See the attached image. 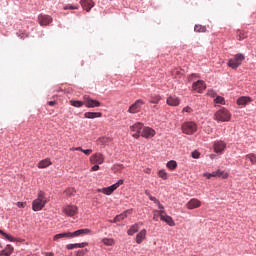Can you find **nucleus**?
I'll return each instance as SVG.
<instances>
[{
    "label": "nucleus",
    "instance_id": "13d9d810",
    "mask_svg": "<svg viewBox=\"0 0 256 256\" xmlns=\"http://www.w3.org/2000/svg\"><path fill=\"white\" fill-rule=\"evenodd\" d=\"M70 151H77V147L71 148Z\"/></svg>",
    "mask_w": 256,
    "mask_h": 256
},
{
    "label": "nucleus",
    "instance_id": "6e6d98bb",
    "mask_svg": "<svg viewBox=\"0 0 256 256\" xmlns=\"http://www.w3.org/2000/svg\"><path fill=\"white\" fill-rule=\"evenodd\" d=\"M212 177H217V171L211 173Z\"/></svg>",
    "mask_w": 256,
    "mask_h": 256
},
{
    "label": "nucleus",
    "instance_id": "72a5a7b5",
    "mask_svg": "<svg viewBox=\"0 0 256 256\" xmlns=\"http://www.w3.org/2000/svg\"><path fill=\"white\" fill-rule=\"evenodd\" d=\"M194 31L196 33H205V31H207V28L205 26H202V25H196L194 27Z\"/></svg>",
    "mask_w": 256,
    "mask_h": 256
},
{
    "label": "nucleus",
    "instance_id": "f704fd0d",
    "mask_svg": "<svg viewBox=\"0 0 256 256\" xmlns=\"http://www.w3.org/2000/svg\"><path fill=\"white\" fill-rule=\"evenodd\" d=\"M245 159H249L252 163V165L256 164V155L255 154H247L245 156Z\"/></svg>",
    "mask_w": 256,
    "mask_h": 256
},
{
    "label": "nucleus",
    "instance_id": "6e6552de",
    "mask_svg": "<svg viewBox=\"0 0 256 256\" xmlns=\"http://www.w3.org/2000/svg\"><path fill=\"white\" fill-rule=\"evenodd\" d=\"M63 213L67 215V217H75L79 213V207L75 205H67L63 208Z\"/></svg>",
    "mask_w": 256,
    "mask_h": 256
},
{
    "label": "nucleus",
    "instance_id": "f3484780",
    "mask_svg": "<svg viewBox=\"0 0 256 256\" xmlns=\"http://www.w3.org/2000/svg\"><path fill=\"white\" fill-rule=\"evenodd\" d=\"M80 5L85 11H87V13H89V11L95 7V2H93V0H81Z\"/></svg>",
    "mask_w": 256,
    "mask_h": 256
},
{
    "label": "nucleus",
    "instance_id": "cd10ccee",
    "mask_svg": "<svg viewBox=\"0 0 256 256\" xmlns=\"http://www.w3.org/2000/svg\"><path fill=\"white\" fill-rule=\"evenodd\" d=\"M166 166L168 169H170V171H175V169H177V161L170 160L167 162Z\"/></svg>",
    "mask_w": 256,
    "mask_h": 256
},
{
    "label": "nucleus",
    "instance_id": "2f4dec72",
    "mask_svg": "<svg viewBox=\"0 0 256 256\" xmlns=\"http://www.w3.org/2000/svg\"><path fill=\"white\" fill-rule=\"evenodd\" d=\"M216 177H220L221 179H227L229 177V173L225 171L217 170Z\"/></svg>",
    "mask_w": 256,
    "mask_h": 256
},
{
    "label": "nucleus",
    "instance_id": "e2e57ef3",
    "mask_svg": "<svg viewBox=\"0 0 256 256\" xmlns=\"http://www.w3.org/2000/svg\"><path fill=\"white\" fill-rule=\"evenodd\" d=\"M174 73H177V74H178V73H179V71H174Z\"/></svg>",
    "mask_w": 256,
    "mask_h": 256
},
{
    "label": "nucleus",
    "instance_id": "f8f14e48",
    "mask_svg": "<svg viewBox=\"0 0 256 256\" xmlns=\"http://www.w3.org/2000/svg\"><path fill=\"white\" fill-rule=\"evenodd\" d=\"M105 161V156L101 153H96L90 157V163L92 165H102Z\"/></svg>",
    "mask_w": 256,
    "mask_h": 256
},
{
    "label": "nucleus",
    "instance_id": "79ce46f5",
    "mask_svg": "<svg viewBox=\"0 0 256 256\" xmlns=\"http://www.w3.org/2000/svg\"><path fill=\"white\" fill-rule=\"evenodd\" d=\"M87 251H89V250H87V249L78 250V251L75 252V256H85V253H87Z\"/></svg>",
    "mask_w": 256,
    "mask_h": 256
},
{
    "label": "nucleus",
    "instance_id": "a19ab883",
    "mask_svg": "<svg viewBox=\"0 0 256 256\" xmlns=\"http://www.w3.org/2000/svg\"><path fill=\"white\" fill-rule=\"evenodd\" d=\"M67 9H70V10H75V9H79V6H75V5H71V4H68L64 7V10L67 11Z\"/></svg>",
    "mask_w": 256,
    "mask_h": 256
},
{
    "label": "nucleus",
    "instance_id": "c03bdc74",
    "mask_svg": "<svg viewBox=\"0 0 256 256\" xmlns=\"http://www.w3.org/2000/svg\"><path fill=\"white\" fill-rule=\"evenodd\" d=\"M191 156L193 157V159H199V157H201V153H199L198 151H193Z\"/></svg>",
    "mask_w": 256,
    "mask_h": 256
},
{
    "label": "nucleus",
    "instance_id": "c9c22d12",
    "mask_svg": "<svg viewBox=\"0 0 256 256\" xmlns=\"http://www.w3.org/2000/svg\"><path fill=\"white\" fill-rule=\"evenodd\" d=\"M76 191H75V188H67L65 190V194L68 196V197H73V195H75Z\"/></svg>",
    "mask_w": 256,
    "mask_h": 256
},
{
    "label": "nucleus",
    "instance_id": "9b49d317",
    "mask_svg": "<svg viewBox=\"0 0 256 256\" xmlns=\"http://www.w3.org/2000/svg\"><path fill=\"white\" fill-rule=\"evenodd\" d=\"M214 151L218 153L219 155H222V153L227 149V143H225L223 140H218L214 142Z\"/></svg>",
    "mask_w": 256,
    "mask_h": 256
},
{
    "label": "nucleus",
    "instance_id": "7c9ffc66",
    "mask_svg": "<svg viewBox=\"0 0 256 256\" xmlns=\"http://www.w3.org/2000/svg\"><path fill=\"white\" fill-rule=\"evenodd\" d=\"M159 101H161V97L159 95H152L150 97L149 103H153L154 105L159 104Z\"/></svg>",
    "mask_w": 256,
    "mask_h": 256
},
{
    "label": "nucleus",
    "instance_id": "b1692460",
    "mask_svg": "<svg viewBox=\"0 0 256 256\" xmlns=\"http://www.w3.org/2000/svg\"><path fill=\"white\" fill-rule=\"evenodd\" d=\"M50 165H52L51 160L44 159L38 163V169H47V167H49Z\"/></svg>",
    "mask_w": 256,
    "mask_h": 256
},
{
    "label": "nucleus",
    "instance_id": "7ed1b4c3",
    "mask_svg": "<svg viewBox=\"0 0 256 256\" xmlns=\"http://www.w3.org/2000/svg\"><path fill=\"white\" fill-rule=\"evenodd\" d=\"M243 61H245V56L243 54H236L234 58L228 60V67H231V69H237L241 66Z\"/></svg>",
    "mask_w": 256,
    "mask_h": 256
},
{
    "label": "nucleus",
    "instance_id": "dca6fc26",
    "mask_svg": "<svg viewBox=\"0 0 256 256\" xmlns=\"http://www.w3.org/2000/svg\"><path fill=\"white\" fill-rule=\"evenodd\" d=\"M192 88L194 91H197V93H203V91L207 89V85L205 84V81L198 80L197 82L193 83Z\"/></svg>",
    "mask_w": 256,
    "mask_h": 256
},
{
    "label": "nucleus",
    "instance_id": "f257e3e1",
    "mask_svg": "<svg viewBox=\"0 0 256 256\" xmlns=\"http://www.w3.org/2000/svg\"><path fill=\"white\" fill-rule=\"evenodd\" d=\"M214 120L218 121V123H227L231 121V112L225 108H222L214 114Z\"/></svg>",
    "mask_w": 256,
    "mask_h": 256
},
{
    "label": "nucleus",
    "instance_id": "412c9836",
    "mask_svg": "<svg viewBox=\"0 0 256 256\" xmlns=\"http://www.w3.org/2000/svg\"><path fill=\"white\" fill-rule=\"evenodd\" d=\"M89 243L87 242H82V243H76V244H68L66 245V249H83L84 247H87Z\"/></svg>",
    "mask_w": 256,
    "mask_h": 256
},
{
    "label": "nucleus",
    "instance_id": "de8ad7c7",
    "mask_svg": "<svg viewBox=\"0 0 256 256\" xmlns=\"http://www.w3.org/2000/svg\"><path fill=\"white\" fill-rule=\"evenodd\" d=\"M91 171H99V165L95 164L92 168Z\"/></svg>",
    "mask_w": 256,
    "mask_h": 256
},
{
    "label": "nucleus",
    "instance_id": "5701e85b",
    "mask_svg": "<svg viewBox=\"0 0 256 256\" xmlns=\"http://www.w3.org/2000/svg\"><path fill=\"white\" fill-rule=\"evenodd\" d=\"M11 253H13V247L9 244L5 249L0 250V256H11Z\"/></svg>",
    "mask_w": 256,
    "mask_h": 256
},
{
    "label": "nucleus",
    "instance_id": "4be33fe9",
    "mask_svg": "<svg viewBox=\"0 0 256 256\" xmlns=\"http://www.w3.org/2000/svg\"><path fill=\"white\" fill-rule=\"evenodd\" d=\"M145 237H147V230L143 229L136 235V243H138V245H141Z\"/></svg>",
    "mask_w": 256,
    "mask_h": 256
},
{
    "label": "nucleus",
    "instance_id": "1a4fd4ad",
    "mask_svg": "<svg viewBox=\"0 0 256 256\" xmlns=\"http://www.w3.org/2000/svg\"><path fill=\"white\" fill-rule=\"evenodd\" d=\"M143 105H145V101L138 99L135 101V103H133L129 109H128V113H139V111H141V107H143Z\"/></svg>",
    "mask_w": 256,
    "mask_h": 256
},
{
    "label": "nucleus",
    "instance_id": "ddd939ff",
    "mask_svg": "<svg viewBox=\"0 0 256 256\" xmlns=\"http://www.w3.org/2000/svg\"><path fill=\"white\" fill-rule=\"evenodd\" d=\"M91 233V229L85 228V229H79L75 232H68V238L73 237H83V235H89Z\"/></svg>",
    "mask_w": 256,
    "mask_h": 256
},
{
    "label": "nucleus",
    "instance_id": "09e8293b",
    "mask_svg": "<svg viewBox=\"0 0 256 256\" xmlns=\"http://www.w3.org/2000/svg\"><path fill=\"white\" fill-rule=\"evenodd\" d=\"M150 201H154L155 203H158L159 204V201L157 198H155L154 196H150Z\"/></svg>",
    "mask_w": 256,
    "mask_h": 256
},
{
    "label": "nucleus",
    "instance_id": "58836bf2",
    "mask_svg": "<svg viewBox=\"0 0 256 256\" xmlns=\"http://www.w3.org/2000/svg\"><path fill=\"white\" fill-rule=\"evenodd\" d=\"M0 233H1V235H3V237H5V239H8V241H11V242L15 241V238H13L11 235L3 232L2 230H0Z\"/></svg>",
    "mask_w": 256,
    "mask_h": 256
},
{
    "label": "nucleus",
    "instance_id": "3c124183",
    "mask_svg": "<svg viewBox=\"0 0 256 256\" xmlns=\"http://www.w3.org/2000/svg\"><path fill=\"white\" fill-rule=\"evenodd\" d=\"M203 177H207L208 179H211V177L213 176L211 175V173H204Z\"/></svg>",
    "mask_w": 256,
    "mask_h": 256
},
{
    "label": "nucleus",
    "instance_id": "39448f33",
    "mask_svg": "<svg viewBox=\"0 0 256 256\" xmlns=\"http://www.w3.org/2000/svg\"><path fill=\"white\" fill-rule=\"evenodd\" d=\"M182 132L185 135H193V133L197 132V124L195 122H185L182 125Z\"/></svg>",
    "mask_w": 256,
    "mask_h": 256
},
{
    "label": "nucleus",
    "instance_id": "393cba45",
    "mask_svg": "<svg viewBox=\"0 0 256 256\" xmlns=\"http://www.w3.org/2000/svg\"><path fill=\"white\" fill-rule=\"evenodd\" d=\"M101 116H102L101 112H86L84 114V117L86 119H97V117H101Z\"/></svg>",
    "mask_w": 256,
    "mask_h": 256
},
{
    "label": "nucleus",
    "instance_id": "0eeeda50",
    "mask_svg": "<svg viewBox=\"0 0 256 256\" xmlns=\"http://www.w3.org/2000/svg\"><path fill=\"white\" fill-rule=\"evenodd\" d=\"M158 215L160 217V221H164L169 227H175V221L173 218L165 212V210L158 211Z\"/></svg>",
    "mask_w": 256,
    "mask_h": 256
},
{
    "label": "nucleus",
    "instance_id": "ea45409f",
    "mask_svg": "<svg viewBox=\"0 0 256 256\" xmlns=\"http://www.w3.org/2000/svg\"><path fill=\"white\" fill-rule=\"evenodd\" d=\"M214 103L223 105L225 103V98H223L221 96H218V97L215 98Z\"/></svg>",
    "mask_w": 256,
    "mask_h": 256
},
{
    "label": "nucleus",
    "instance_id": "20e7f679",
    "mask_svg": "<svg viewBox=\"0 0 256 256\" xmlns=\"http://www.w3.org/2000/svg\"><path fill=\"white\" fill-rule=\"evenodd\" d=\"M124 181L123 179H120L118 182H116L115 184L106 187V188H102V189H98L99 193H104V195H112L114 191H116V189H119V187H121V185H123Z\"/></svg>",
    "mask_w": 256,
    "mask_h": 256
},
{
    "label": "nucleus",
    "instance_id": "a18cd8bd",
    "mask_svg": "<svg viewBox=\"0 0 256 256\" xmlns=\"http://www.w3.org/2000/svg\"><path fill=\"white\" fill-rule=\"evenodd\" d=\"M17 207H19L20 209H25V207H27V203L26 202H17Z\"/></svg>",
    "mask_w": 256,
    "mask_h": 256
},
{
    "label": "nucleus",
    "instance_id": "4468645a",
    "mask_svg": "<svg viewBox=\"0 0 256 256\" xmlns=\"http://www.w3.org/2000/svg\"><path fill=\"white\" fill-rule=\"evenodd\" d=\"M38 23L41 25V27L47 26L50 25V23H53V18L46 14H40L38 16Z\"/></svg>",
    "mask_w": 256,
    "mask_h": 256
},
{
    "label": "nucleus",
    "instance_id": "e433bc0d",
    "mask_svg": "<svg viewBox=\"0 0 256 256\" xmlns=\"http://www.w3.org/2000/svg\"><path fill=\"white\" fill-rule=\"evenodd\" d=\"M126 217H127V212H124L122 214L117 215L114 218V221H123V219H126Z\"/></svg>",
    "mask_w": 256,
    "mask_h": 256
},
{
    "label": "nucleus",
    "instance_id": "a211bd4d",
    "mask_svg": "<svg viewBox=\"0 0 256 256\" xmlns=\"http://www.w3.org/2000/svg\"><path fill=\"white\" fill-rule=\"evenodd\" d=\"M187 209H199L201 202L197 198H192L186 203Z\"/></svg>",
    "mask_w": 256,
    "mask_h": 256
},
{
    "label": "nucleus",
    "instance_id": "052dcab7",
    "mask_svg": "<svg viewBox=\"0 0 256 256\" xmlns=\"http://www.w3.org/2000/svg\"><path fill=\"white\" fill-rule=\"evenodd\" d=\"M46 256H53V253H46Z\"/></svg>",
    "mask_w": 256,
    "mask_h": 256
},
{
    "label": "nucleus",
    "instance_id": "680f3d73",
    "mask_svg": "<svg viewBox=\"0 0 256 256\" xmlns=\"http://www.w3.org/2000/svg\"><path fill=\"white\" fill-rule=\"evenodd\" d=\"M192 77H197V74H192Z\"/></svg>",
    "mask_w": 256,
    "mask_h": 256
},
{
    "label": "nucleus",
    "instance_id": "423d86ee",
    "mask_svg": "<svg viewBox=\"0 0 256 256\" xmlns=\"http://www.w3.org/2000/svg\"><path fill=\"white\" fill-rule=\"evenodd\" d=\"M143 127H144L143 123H141V122H136L135 124L130 126V131H131L132 137H134V139H139L141 137Z\"/></svg>",
    "mask_w": 256,
    "mask_h": 256
},
{
    "label": "nucleus",
    "instance_id": "bb28decb",
    "mask_svg": "<svg viewBox=\"0 0 256 256\" xmlns=\"http://www.w3.org/2000/svg\"><path fill=\"white\" fill-rule=\"evenodd\" d=\"M102 243L106 247H113V245H115V239H113V238H103Z\"/></svg>",
    "mask_w": 256,
    "mask_h": 256
},
{
    "label": "nucleus",
    "instance_id": "c756f323",
    "mask_svg": "<svg viewBox=\"0 0 256 256\" xmlns=\"http://www.w3.org/2000/svg\"><path fill=\"white\" fill-rule=\"evenodd\" d=\"M70 105H72V107H83V105H85V100L84 101L71 100Z\"/></svg>",
    "mask_w": 256,
    "mask_h": 256
},
{
    "label": "nucleus",
    "instance_id": "6ab92c4d",
    "mask_svg": "<svg viewBox=\"0 0 256 256\" xmlns=\"http://www.w3.org/2000/svg\"><path fill=\"white\" fill-rule=\"evenodd\" d=\"M167 105L170 107H179L181 100H179L176 96H170L166 100Z\"/></svg>",
    "mask_w": 256,
    "mask_h": 256
},
{
    "label": "nucleus",
    "instance_id": "4d7b16f0",
    "mask_svg": "<svg viewBox=\"0 0 256 256\" xmlns=\"http://www.w3.org/2000/svg\"><path fill=\"white\" fill-rule=\"evenodd\" d=\"M76 151H81L83 153V148L81 147H76Z\"/></svg>",
    "mask_w": 256,
    "mask_h": 256
},
{
    "label": "nucleus",
    "instance_id": "aec40b11",
    "mask_svg": "<svg viewBox=\"0 0 256 256\" xmlns=\"http://www.w3.org/2000/svg\"><path fill=\"white\" fill-rule=\"evenodd\" d=\"M143 226V222H138L134 225H132L128 231L127 234L130 236H133L134 233H137V231H139V227Z\"/></svg>",
    "mask_w": 256,
    "mask_h": 256
},
{
    "label": "nucleus",
    "instance_id": "c85d7f7f",
    "mask_svg": "<svg viewBox=\"0 0 256 256\" xmlns=\"http://www.w3.org/2000/svg\"><path fill=\"white\" fill-rule=\"evenodd\" d=\"M237 39L238 41H243V39H247V33L243 30L237 31Z\"/></svg>",
    "mask_w": 256,
    "mask_h": 256
},
{
    "label": "nucleus",
    "instance_id": "bf43d9fd",
    "mask_svg": "<svg viewBox=\"0 0 256 256\" xmlns=\"http://www.w3.org/2000/svg\"><path fill=\"white\" fill-rule=\"evenodd\" d=\"M118 221H115V219L111 220L110 223H117Z\"/></svg>",
    "mask_w": 256,
    "mask_h": 256
},
{
    "label": "nucleus",
    "instance_id": "864d4df0",
    "mask_svg": "<svg viewBox=\"0 0 256 256\" xmlns=\"http://www.w3.org/2000/svg\"><path fill=\"white\" fill-rule=\"evenodd\" d=\"M156 204L158 205V207H159L160 209H162V211L165 209V208L163 207V204H161V202L156 203Z\"/></svg>",
    "mask_w": 256,
    "mask_h": 256
},
{
    "label": "nucleus",
    "instance_id": "5fc2aeb1",
    "mask_svg": "<svg viewBox=\"0 0 256 256\" xmlns=\"http://www.w3.org/2000/svg\"><path fill=\"white\" fill-rule=\"evenodd\" d=\"M145 195H147V197H149V198L152 197L151 193H149V191H147V190L145 191Z\"/></svg>",
    "mask_w": 256,
    "mask_h": 256
},
{
    "label": "nucleus",
    "instance_id": "603ef678",
    "mask_svg": "<svg viewBox=\"0 0 256 256\" xmlns=\"http://www.w3.org/2000/svg\"><path fill=\"white\" fill-rule=\"evenodd\" d=\"M55 104H56V102H55V101H49V102H48V105H50V107L55 106Z\"/></svg>",
    "mask_w": 256,
    "mask_h": 256
},
{
    "label": "nucleus",
    "instance_id": "473e14b6",
    "mask_svg": "<svg viewBox=\"0 0 256 256\" xmlns=\"http://www.w3.org/2000/svg\"><path fill=\"white\" fill-rule=\"evenodd\" d=\"M65 237H66V238H69V232L56 234V235L53 237V241H57L58 239H64Z\"/></svg>",
    "mask_w": 256,
    "mask_h": 256
},
{
    "label": "nucleus",
    "instance_id": "2eb2a0df",
    "mask_svg": "<svg viewBox=\"0 0 256 256\" xmlns=\"http://www.w3.org/2000/svg\"><path fill=\"white\" fill-rule=\"evenodd\" d=\"M155 134L156 132L153 128L143 126L140 136L145 139H151V137H155Z\"/></svg>",
    "mask_w": 256,
    "mask_h": 256
},
{
    "label": "nucleus",
    "instance_id": "a878e982",
    "mask_svg": "<svg viewBox=\"0 0 256 256\" xmlns=\"http://www.w3.org/2000/svg\"><path fill=\"white\" fill-rule=\"evenodd\" d=\"M247 103H251V97L249 96H242L237 100V105H247Z\"/></svg>",
    "mask_w": 256,
    "mask_h": 256
},
{
    "label": "nucleus",
    "instance_id": "8fccbe9b",
    "mask_svg": "<svg viewBox=\"0 0 256 256\" xmlns=\"http://www.w3.org/2000/svg\"><path fill=\"white\" fill-rule=\"evenodd\" d=\"M144 173H146L147 175H151V169L150 168L144 169Z\"/></svg>",
    "mask_w": 256,
    "mask_h": 256
},
{
    "label": "nucleus",
    "instance_id": "49530a36",
    "mask_svg": "<svg viewBox=\"0 0 256 256\" xmlns=\"http://www.w3.org/2000/svg\"><path fill=\"white\" fill-rule=\"evenodd\" d=\"M82 153H84V155H91L93 153V150L91 149H82Z\"/></svg>",
    "mask_w": 256,
    "mask_h": 256
},
{
    "label": "nucleus",
    "instance_id": "4c0bfd02",
    "mask_svg": "<svg viewBox=\"0 0 256 256\" xmlns=\"http://www.w3.org/2000/svg\"><path fill=\"white\" fill-rule=\"evenodd\" d=\"M158 176L163 179L164 181H166V179H168V175L167 172H165V170H160L158 172Z\"/></svg>",
    "mask_w": 256,
    "mask_h": 256
},
{
    "label": "nucleus",
    "instance_id": "37998d69",
    "mask_svg": "<svg viewBox=\"0 0 256 256\" xmlns=\"http://www.w3.org/2000/svg\"><path fill=\"white\" fill-rule=\"evenodd\" d=\"M182 113H193V108L186 106L183 108Z\"/></svg>",
    "mask_w": 256,
    "mask_h": 256
},
{
    "label": "nucleus",
    "instance_id": "9d476101",
    "mask_svg": "<svg viewBox=\"0 0 256 256\" xmlns=\"http://www.w3.org/2000/svg\"><path fill=\"white\" fill-rule=\"evenodd\" d=\"M84 99V105L85 107H88L89 109L94 108V107H101V102L97 100H93L91 97L85 95L83 97Z\"/></svg>",
    "mask_w": 256,
    "mask_h": 256
},
{
    "label": "nucleus",
    "instance_id": "f03ea898",
    "mask_svg": "<svg viewBox=\"0 0 256 256\" xmlns=\"http://www.w3.org/2000/svg\"><path fill=\"white\" fill-rule=\"evenodd\" d=\"M46 204L47 198L45 197V192L40 191L38 193V198L32 202V209L33 211H41Z\"/></svg>",
    "mask_w": 256,
    "mask_h": 256
}]
</instances>
